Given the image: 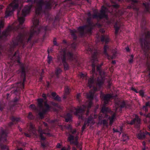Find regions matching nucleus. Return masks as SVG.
<instances>
[{
    "label": "nucleus",
    "instance_id": "obj_1",
    "mask_svg": "<svg viewBox=\"0 0 150 150\" xmlns=\"http://www.w3.org/2000/svg\"><path fill=\"white\" fill-rule=\"evenodd\" d=\"M92 67V73L93 74V77L90 78L88 82V86L91 88L93 87V90L91 91L87 95V98L88 99V101H87L84 105L78 109L74 108H72L70 110V113H68L65 116V118L66 122H70L71 119V114L72 113L79 116V119H82L81 116L82 114L83 113L85 110L86 109H89L91 106L92 105V100L93 99V91H96L99 90V89L97 87H100L103 84L104 80V76L105 73L104 72L100 70V67L101 65H99L97 67V71L99 73L100 75V78H98L96 81H94V75L95 74V64L97 61H91Z\"/></svg>",
    "mask_w": 150,
    "mask_h": 150
},
{
    "label": "nucleus",
    "instance_id": "obj_2",
    "mask_svg": "<svg viewBox=\"0 0 150 150\" xmlns=\"http://www.w3.org/2000/svg\"><path fill=\"white\" fill-rule=\"evenodd\" d=\"M33 25L31 28L30 33H28L23 31L20 33L17 37L13 40V46L19 44L23 46L30 40L33 35L39 34L41 30L45 31L46 30L43 28L38 27L39 21L37 18H34L33 20Z\"/></svg>",
    "mask_w": 150,
    "mask_h": 150
},
{
    "label": "nucleus",
    "instance_id": "obj_3",
    "mask_svg": "<svg viewBox=\"0 0 150 150\" xmlns=\"http://www.w3.org/2000/svg\"><path fill=\"white\" fill-rule=\"evenodd\" d=\"M29 3L28 5H26L23 8L21 7V11L18 10L17 13L18 21L19 24L18 26L14 28L15 23L12 25L8 27L7 30L3 33L4 36H6L9 35V32L11 30H16L19 28L22 29L23 28V23L25 21L24 17L28 14L30 11L32 5L33 3V0H28L27 1Z\"/></svg>",
    "mask_w": 150,
    "mask_h": 150
},
{
    "label": "nucleus",
    "instance_id": "obj_4",
    "mask_svg": "<svg viewBox=\"0 0 150 150\" xmlns=\"http://www.w3.org/2000/svg\"><path fill=\"white\" fill-rule=\"evenodd\" d=\"M66 58L71 60L76 59L75 57L71 53L67 51L66 50L64 49L61 51L58 57V62H62L63 64L65 70H67L69 68L68 65L66 62Z\"/></svg>",
    "mask_w": 150,
    "mask_h": 150
},
{
    "label": "nucleus",
    "instance_id": "obj_5",
    "mask_svg": "<svg viewBox=\"0 0 150 150\" xmlns=\"http://www.w3.org/2000/svg\"><path fill=\"white\" fill-rule=\"evenodd\" d=\"M47 124L46 123L43 122L41 126L39 127L38 131L39 134L37 135V134H36V130L34 128L33 125L31 124L30 126L31 131L29 132L30 134L27 133H25V134L26 137H29L31 136L32 134H33L35 135L36 137H39L40 139L41 140H44L45 139L44 137L45 135L46 134L47 135H48L49 134V133H46L44 131H43V127L44 126L47 127Z\"/></svg>",
    "mask_w": 150,
    "mask_h": 150
},
{
    "label": "nucleus",
    "instance_id": "obj_6",
    "mask_svg": "<svg viewBox=\"0 0 150 150\" xmlns=\"http://www.w3.org/2000/svg\"><path fill=\"white\" fill-rule=\"evenodd\" d=\"M38 108L37 111L40 117L42 118L45 113L50 110L51 107L47 104V102H43L42 99L38 100Z\"/></svg>",
    "mask_w": 150,
    "mask_h": 150
},
{
    "label": "nucleus",
    "instance_id": "obj_7",
    "mask_svg": "<svg viewBox=\"0 0 150 150\" xmlns=\"http://www.w3.org/2000/svg\"><path fill=\"white\" fill-rule=\"evenodd\" d=\"M18 5V0H13L7 8L5 13V18L11 15L13 11L17 8Z\"/></svg>",
    "mask_w": 150,
    "mask_h": 150
},
{
    "label": "nucleus",
    "instance_id": "obj_8",
    "mask_svg": "<svg viewBox=\"0 0 150 150\" xmlns=\"http://www.w3.org/2000/svg\"><path fill=\"white\" fill-rule=\"evenodd\" d=\"M125 103L123 102H122L119 101L118 103L115 102V110L114 111H112V113H113L111 117L109 118L110 122V124L112 125L113 122L115 121V119L116 112L121 110V108L125 106Z\"/></svg>",
    "mask_w": 150,
    "mask_h": 150
},
{
    "label": "nucleus",
    "instance_id": "obj_9",
    "mask_svg": "<svg viewBox=\"0 0 150 150\" xmlns=\"http://www.w3.org/2000/svg\"><path fill=\"white\" fill-rule=\"evenodd\" d=\"M12 61L14 62V64L16 62L17 63V64L19 65L21 68V72L22 76L24 77L25 76V69L24 65L21 64L20 62V57L19 56L18 52L17 51L15 53L12 57Z\"/></svg>",
    "mask_w": 150,
    "mask_h": 150
},
{
    "label": "nucleus",
    "instance_id": "obj_10",
    "mask_svg": "<svg viewBox=\"0 0 150 150\" xmlns=\"http://www.w3.org/2000/svg\"><path fill=\"white\" fill-rule=\"evenodd\" d=\"M108 9L104 6H103L100 11V13H98L96 11H94V14L93 15V18L100 19L103 18L107 19V16L106 14Z\"/></svg>",
    "mask_w": 150,
    "mask_h": 150
},
{
    "label": "nucleus",
    "instance_id": "obj_11",
    "mask_svg": "<svg viewBox=\"0 0 150 150\" xmlns=\"http://www.w3.org/2000/svg\"><path fill=\"white\" fill-rule=\"evenodd\" d=\"M37 0H35L34 3H36V7L35 8V13L37 14H40L42 12V8L44 5V1L43 0H39L36 2Z\"/></svg>",
    "mask_w": 150,
    "mask_h": 150
},
{
    "label": "nucleus",
    "instance_id": "obj_12",
    "mask_svg": "<svg viewBox=\"0 0 150 150\" xmlns=\"http://www.w3.org/2000/svg\"><path fill=\"white\" fill-rule=\"evenodd\" d=\"M92 29L91 25L88 26H84L79 28L78 31L79 33L83 35L85 33L90 32Z\"/></svg>",
    "mask_w": 150,
    "mask_h": 150
},
{
    "label": "nucleus",
    "instance_id": "obj_13",
    "mask_svg": "<svg viewBox=\"0 0 150 150\" xmlns=\"http://www.w3.org/2000/svg\"><path fill=\"white\" fill-rule=\"evenodd\" d=\"M6 134L4 131H2L0 134V141H3L6 140ZM0 147H1L2 150H8V148L6 146L0 145Z\"/></svg>",
    "mask_w": 150,
    "mask_h": 150
},
{
    "label": "nucleus",
    "instance_id": "obj_14",
    "mask_svg": "<svg viewBox=\"0 0 150 150\" xmlns=\"http://www.w3.org/2000/svg\"><path fill=\"white\" fill-rule=\"evenodd\" d=\"M109 112V109L108 108H106L104 106L102 108L101 110V113L102 114H100L99 117V119L100 120L102 117L108 118V114Z\"/></svg>",
    "mask_w": 150,
    "mask_h": 150
},
{
    "label": "nucleus",
    "instance_id": "obj_15",
    "mask_svg": "<svg viewBox=\"0 0 150 150\" xmlns=\"http://www.w3.org/2000/svg\"><path fill=\"white\" fill-rule=\"evenodd\" d=\"M100 97L103 100L104 104L105 105L107 104L108 101L110 100L114 99L112 95L110 94L104 95L103 94H101Z\"/></svg>",
    "mask_w": 150,
    "mask_h": 150
},
{
    "label": "nucleus",
    "instance_id": "obj_16",
    "mask_svg": "<svg viewBox=\"0 0 150 150\" xmlns=\"http://www.w3.org/2000/svg\"><path fill=\"white\" fill-rule=\"evenodd\" d=\"M94 123V122L93 120V117H92V116L91 115L87 121H85L84 124L82 127V130H83L85 128L86 126L87 125H89L91 124H93Z\"/></svg>",
    "mask_w": 150,
    "mask_h": 150
},
{
    "label": "nucleus",
    "instance_id": "obj_17",
    "mask_svg": "<svg viewBox=\"0 0 150 150\" xmlns=\"http://www.w3.org/2000/svg\"><path fill=\"white\" fill-rule=\"evenodd\" d=\"M140 41L141 42L142 46L143 48H144V49L146 50L149 49L150 44L148 42L144 40L143 42L142 39L140 40Z\"/></svg>",
    "mask_w": 150,
    "mask_h": 150
},
{
    "label": "nucleus",
    "instance_id": "obj_18",
    "mask_svg": "<svg viewBox=\"0 0 150 150\" xmlns=\"http://www.w3.org/2000/svg\"><path fill=\"white\" fill-rule=\"evenodd\" d=\"M133 116L135 117V118L129 123L131 125H132L135 123L137 124H139L140 122V119L136 115H134Z\"/></svg>",
    "mask_w": 150,
    "mask_h": 150
},
{
    "label": "nucleus",
    "instance_id": "obj_19",
    "mask_svg": "<svg viewBox=\"0 0 150 150\" xmlns=\"http://www.w3.org/2000/svg\"><path fill=\"white\" fill-rule=\"evenodd\" d=\"M109 47L107 45H105L104 46V51L103 53L106 56L108 57V59H110L107 53V51H109Z\"/></svg>",
    "mask_w": 150,
    "mask_h": 150
},
{
    "label": "nucleus",
    "instance_id": "obj_20",
    "mask_svg": "<svg viewBox=\"0 0 150 150\" xmlns=\"http://www.w3.org/2000/svg\"><path fill=\"white\" fill-rule=\"evenodd\" d=\"M120 24L119 22H117L114 25L115 29V33H117L118 31Z\"/></svg>",
    "mask_w": 150,
    "mask_h": 150
},
{
    "label": "nucleus",
    "instance_id": "obj_21",
    "mask_svg": "<svg viewBox=\"0 0 150 150\" xmlns=\"http://www.w3.org/2000/svg\"><path fill=\"white\" fill-rule=\"evenodd\" d=\"M101 40L102 41L105 42V43L109 42L110 40L108 37L107 36H103L101 38Z\"/></svg>",
    "mask_w": 150,
    "mask_h": 150
},
{
    "label": "nucleus",
    "instance_id": "obj_22",
    "mask_svg": "<svg viewBox=\"0 0 150 150\" xmlns=\"http://www.w3.org/2000/svg\"><path fill=\"white\" fill-rule=\"evenodd\" d=\"M149 107H150V103L148 102L146 103L145 105L143 106L142 110L145 112H146L148 111V108Z\"/></svg>",
    "mask_w": 150,
    "mask_h": 150
},
{
    "label": "nucleus",
    "instance_id": "obj_23",
    "mask_svg": "<svg viewBox=\"0 0 150 150\" xmlns=\"http://www.w3.org/2000/svg\"><path fill=\"white\" fill-rule=\"evenodd\" d=\"M144 6L145 8V10L147 11H149L150 9V7L149 5L150 4L148 3H144Z\"/></svg>",
    "mask_w": 150,
    "mask_h": 150
},
{
    "label": "nucleus",
    "instance_id": "obj_24",
    "mask_svg": "<svg viewBox=\"0 0 150 150\" xmlns=\"http://www.w3.org/2000/svg\"><path fill=\"white\" fill-rule=\"evenodd\" d=\"M52 97L54 98V99L55 100L57 101H60L61 100L60 98L58 96L55 97L56 96V94L55 93H52Z\"/></svg>",
    "mask_w": 150,
    "mask_h": 150
},
{
    "label": "nucleus",
    "instance_id": "obj_25",
    "mask_svg": "<svg viewBox=\"0 0 150 150\" xmlns=\"http://www.w3.org/2000/svg\"><path fill=\"white\" fill-rule=\"evenodd\" d=\"M122 127H120L119 129H117L115 130L114 128H113V130L114 132H118L120 133V134L121 133L122 131Z\"/></svg>",
    "mask_w": 150,
    "mask_h": 150
},
{
    "label": "nucleus",
    "instance_id": "obj_26",
    "mask_svg": "<svg viewBox=\"0 0 150 150\" xmlns=\"http://www.w3.org/2000/svg\"><path fill=\"white\" fill-rule=\"evenodd\" d=\"M74 137L71 135L69 137L68 140L71 143H73V142L72 141L74 140Z\"/></svg>",
    "mask_w": 150,
    "mask_h": 150
},
{
    "label": "nucleus",
    "instance_id": "obj_27",
    "mask_svg": "<svg viewBox=\"0 0 150 150\" xmlns=\"http://www.w3.org/2000/svg\"><path fill=\"white\" fill-rule=\"evenodd\" d=\"M62 70L60 68H58L56 69L55 71V74L57 75H59L61 72Z\"/></svg>",
    "mask_w": 150,
    "mask_h": 150
},
{
    "label": "nucleus",
    "instance_id": "obj_28",
    "mask_svg": "<svg viewBox=\"0 0 150 150\" xmlns=\"http://www.w3.org/2000/svg\"><path fill=\"white\" fill-rule=\"evenodd\" d=\"M123 140L124 141H125L126 140L128 139V136L127 135H126L125 134H123Z\"/></svg>",
    "mask_w": 150,
    "mask_h": 150
},
{
    "label": "nucleus",
    "instance_id": "obj_29",
    "mask_svg": "<svg viewBox=\"0 0 150 150\" xmlns=\"http://www.w3.org/2000/svg\"><path fill=\"white\" fill-rule=\"evenodd\" d=\"M76 98L77 100L79 102H80L81 101V97L80 93H78L77 94Z\"/></svg>",
    "mask_w": 150,
    "mask_h": 150
},
{
    "label": "nucleus",
    "instance_id": "obj_30",
    "mask_svg": "<svg viewBox=\"0 0 150 150\" xmlns=\"http://www.w3.org/2000/svg\"><path fill=\"white\" fill-rule=\"evenodd\" d=\"M70 91L69 88L68 87H66L65 89V92L66 94H68Z\"/></svg>",
    "mask_w": 150,
    "mask_h": 150
},
{
    "label": "nucleus",
    "instance_id": "obj_31",
    "mask_svg": "<svg viewBox=\"0 0 150 150\" xmlns=\"http://www.w3.org/2000/svg\"><path fill=\"white\" fill-rule=\"evenodd\" d=\"M77 32L75 30H72L71 31V33H72L71 35L73 37H74V39H75L76 37V36L74 34V33H76Z\"/></svg>",
    "mask_w": 150,
    "mask_h": 150
},
{
    "label": "nucleus",
    "instance_id": "obj_32",
    "mask_svg": "<svg viewBox=\"0 0 150 150\" xmlns=\"http://www.w3.org/2000/svg\"><path fill=\"white\" fill-rule=\"evenodd\" d=\"M29 108L31 109L34 110L36 109L35 106L34 105H31L29 106Z\"/></svg>",
    "mask_w": 150,
    "mask_h": 150
},
{
    "label": "nucleus",
    "instance_id": "obj_33",
    "mask_svg": "<svg viewBox=\"0 0 150 150\" xmlns=\"http://www.w3.org/2000/svg\"><path fill=\"white\" fill-rule=\"evenodd\" d=\"M52 60V58L51 56L48 55V62L49 64H50Z\"/></svg>",
    "mask_w": 150,
    "mask_h": 150
},
{
    "label": "nucleus",
    "instance_id": "obj_34",
    "mask_svg": "<svg viewBox=\"0 0 150 150\" xmlns=\"http://www.w3.org/2000/svg\"><path fill=\"white\" fill-rule=\"evenodd\" d=\"M28 117L29 119H32L33 118V117L31 113L29 112V113Z\"/></svg>",
    "mask_w": 150,
    "mask_h": 150
},
{
    "label": "nucleus",
    "instance_id": "obj_35",
    "mask_svg": "<svg viewBox=\"0 0 150 150\" xmlns=\"http://www.w3.org/2000/svg\"><path fill=\"white\" fill-rule=\"evenodd\" d=\"M79 76L81 78H84L86 76V74H84L82 73H81L79 74Z\"/></svg>",
    "mask_w": 150,
    "mask_h": 150
},
{
    "label": "nucleus",
    "instance_id": "obj_36",
    "mask_svg": "<svg viewBox=\"0 0 150 150\" xmlns=\"http://www.w3.org/2000/svg\"><path fill=\"white\" fill-rule=\"evenodd\" d=\"M4 26V22L2 20H1L0 21V29L3 27Z\"/></svg>",
    "mask_w": 150,
    "mask_h": 150
},
{
    "label": "nucleus",
    "instance_id": "obj_37",
    "mask_svg": "<svg viewBox=\"0 0 150 150\" xmlns=\"http://www.w3.org/2000/svg\"><path fill=\"white\" fill-rule=\"evenodd\" d=\"M133 56L132 55L130 56V57L129 59V62L130 63H132L133 62Z\"/></svg>",
    "mask_w": 150,
    "mask_h": 150
},
{
    "label": "nucleus",
    "instance_id": "obj_38",
    "mask_svg": "<svg viewBox=\"0 0 150 150\" xmlns=\"http://www.w3.org/2000/svg\"><path fill=\"white\" fill-rule=\"evenodd\" d=\"M51 4L50 3H49L46 5V8H51Z\"/></svg>",
    "mask_w": 150,
    "mask_h": 150
},
{
    "label": "nucleus",
    "instance_id": "obj_39",
    "mask_svg": "<svg viewBox=\"0 0 150 150\" xmlns=\"http://www.w3.org/2000/svg\"><path fill=\"white\" fill-rule=\"evenodd\" d=\"M52 105H53L55 107H57V108H60L58 104H55L54 103H52Z\"/></svg>",
    "mask_w": 150,
    "mask_h": 150
},
{
    "label": "nucleus",
    "instance_id": "obj_40",
    "mask_svg": "<svg viewBox=\"0 0 150 150\" xmlns=\"http://www.w3.org/2000/svg\"><path fill=\"white\" fill-rule=\"evenodd\" d=\"M61 150H70V148L69 147L67 148L64 147Z\"/></svg>",
    "mask_w": 150,
    "mask_h": 150
},
{
    "label": "nucleus",
    "instance_id": "obj_41",
    "mask_svg": "<svg viewBox=\"0 0 150 150\" xmlns=\"http://www.w3.org/2000/svg\"><path fill=\"white\" fill-rule=\"evenodd\" d=\"M147 66L148 70L149 71V75L150 76V64H149V63H147Z\"/></svg>",
    "mask_w": 150,
    "mask_h": 150
},
{
    "label": "nucleus",
    "instance_id": "obj_42",
    "mask_svg": "<svg viewBox=\"0 0 150 150\" xmlns=\"http://www.w3.org/2000/svg\"><path fill=\"white\" fill-rule=\"evenodd\" d=\"M139 95L142 96H143L144 95V92L142 91H139Z\"/></svg>",
    "mask_w": 150,
    "mask_h": 150
},
{
    "label": "nucleus",
    "instance_id": "obj_43",
    "mask_svg": "<svg viewBox=\"0 0 150 150\" xmlns=\"http://www.w3.org/2000/svg\"><path fill=\"white\" fill-rule=\"evenodd\" d=\"M108 123V122L107 121L105 120H103V123L104 125H106Z\"/></svg>",
    "mask_w": 150,
    "mask_h": 150
},
{
    "label": "nucleus",
    "instance_id": "obj_44",
    "mask_svg": "<svg viewBox=\"0 0 150 150\" xmlns=\"http://www.w3.org/2000/svg\"><path fill=\"white\" fill-rule=\"evenodd\" d=\"M118 7V5L117 4H115V5H113L112 6V7H113V8H117Z\"/></svg>",
    "mask_w": 150,
    "mask_h": 150
},
{
    "label": "nucleus",
    "instance_id": "obj_45",
    "mask_svg": "<svg viewBox=\"0 0 150 150\" xmlns=\"http://www.w3.org/2000/svg\"><path fill=\"white\" fill-rule=\"evenodd\" d=\"M115 53H116V52L115 50V52H113V55L111 57V58L113 59V58H115Z\"/></svg>",
    "mask_w": 150,
    "mask_h": 150
},
{
    "label": "nucleus",
    "instance_id": "obj_46",
    "mask_svg": "<svg viewBox=\"0 0 150 150\" xmlns=\"http://www.w3.org/2000/svg\"><path fill=\"white\" fill-rule=\"evenodd\" d=\"M53 44L54 45H58L57 44L56 42V39H55L54 40Z\"/></svg>",
    "mask_w": 150,
    "mask_h": 150
},
{
    "label": "nucleus",
    "instance_id": "obj_47",
    "mask_svg": "<svg viewBox=\"0 0 150 150\" xmlns=\"http://www.w3.org/2000/svg\"><path fill=\"white\" fill-rule=\"evenodd\" d=\"M150 37V33L149 32H148L147 35L146 36V38H149Z\"/></svg>",
    "mask_w": 150,
    "mask_h": 150
},
{
    "label": "nucleus",
    "instance_id": "obj_48",
    "mask_svg": "<svg viewBox=\"0 0 150 150\" xmlns=\"http://www.w3.org/2000/svg\"><path fill=\"white\" fill-rule=\"evenodd\" d=\"M67 128L69 129H70V130H71V125H69L67 127Z\"/></svg>",
    "mask_w": 150,
    "mask_h": 150
},
{
    "label": "nucleus",
    "instance_id": "obj_49",
    "mask_svg": "<svg viewBox=\"0 0 150 150\" xmlns=\"http://www.w3.org/2000/svg\"><path fill=\"white\" fill-rule=\"evenodd\" d=\"M144 115L147 118H149L150 119V114H149L147 115Z\"/></svg>",
    "mask_w": 150,
    "mask_h": 150
},
{
    "label": "nucleus",
    "instance_id": "obj_50",
    "mask_svg": "<svg viewBox=\"0 0 150 150\" xmlns=\"http://www.w3.org/2000/svg\"><path fill=\"white\" fill-rule=\"evenodd\" d=\"M61 146V145L59 143L57 145V147L58 148H60Z\"/></svg>",
    "mask_w": 150,
    "mask_h": 150
},
{
    "label": "nucleus",
    "instance_id": "obj_51",
    "mask_svg": "<svg viewBox=\"0 0 150 150\" xmlns=\"http://www.w3.org/2000/svg\"><path fill=\"white\" fill-rule=\"evenodd\" d=\"M74 144L75 145H76V146L77 147H79L78 145V143H77V141H76V142H74Z\"/></svg>",
    "mask_w": 150,
    "mask_h": 150
},
{
    "label": "nucleus",
    "instance_id": "obj_52",
    "mask_svg": "<svg viewBox=\"0 0 150 150\" xmlns=\"http://www.w3.org/2000/svg\"><path fill=\"white\" fill-rule=\"evenodd\" d=\"M42 96L44 98V99L45 100L46 98V95L45 94H43Z\"/></svg>",
    "mask_w": 150,
    "mask_h": 150
},
{
    "label": "nucleus",
    "instance_id": "obj_53",
    "mask_svg": "<svg viewBox=\"0 0 150 150\" xmlns=\"http://www.w3.org/2000/svg\"><path fill=\"white\" fill-rule=\"evenodd\" d=\"M132 90L136 92H137V91L134 88H132Z\"/></svg>",
    "mask_w": 150,
    "mask_h": 150
},
{
    "label": "nucleus",
    "instance_id": "obj_54",
    "mask_svg": "<svg viewBox=\"0 0 150 150\" xmlns=\"http://www.w3.org/2000/svg\"><path fill=\"white\" fill-rule=\"evenodd\" d=\"M76 132V130L75 129H74L73 130V131L72 132L73 134H74V133Z\"/></svg>",
    "mask_w": 150,
    "mask_h": 150
},
{
    "label": "nucleus",
    "instance_id": "obj_55",
    "mask_svg": "<svg viewBox=\"0 0 150 150\" xmlns=\"http://www.w3.org/2000/svg\"><path fill=\"white\" fill-rule=\"evenodd\" d=\"M126 50L127 51H129V48L128 47H127L126 48Z\"/></svg>",
    "mask_w": 150,
    "mask_h": 150
},
{
    "label": "nucleus",
    "instance_id": "obj_56",
    "mask_svg": "<svg viewBox=\"0 0 150 150\" xmlns=\"http://www.w3.org/2000/svg\"><path fill=\"white\" fill-rule=\"evenodd\" d=\"M3 6L1 5H0V10L3 8Z\"/></svg>",
    "mask_w": 150,
    "mask_h": 150
},
{
    "label": "nucleus",
    "instance_id": "obj_57",
    "mask_svg": "<svg viewBox=\"0 0 150 150\" xmlns=\"http://www.w3.org/2000/svg\"><path fill=\"white\" fill-rule=\"evenodd\" d=\"M110 71L111 72H112L113 71V69H112V68H110Z\"/></svg>",
    "mask_w": 150,
    "mask_h": 150
},
{
    "label": "nucleus",
    "instance_id": "obj_58",
    "mask_svg": "<svg viewBox=\"0 0 150 150\" xmlns=\"http://www.w3.org/2000/svg\"><path fill=\"white\" fill-rule=\"evenodd\" d=\"M75 140H76V141H77L78 140V137L77 136H76V137H75Z\"/></svg>",
    "mask_w": 150,
    "mask_h": 150
},
{
    "label": "nucleus",
    "instance_id": "obj_59",
    "mask_svg": "<svg viewBox=\"0 0 150 150\" xmlns=\"http://www.w3.org/2000/svg\"><path fill=\"white\" fill-rule=\"evenodd\" d=\"M142 144H143V145L144 146H145V142H142Z\"/></svg>",
    "mask_w": 150,
    "mask_h": 150
},
{
    "label": "nucleus",
    "instance_id": "obj_60",
    "mask_svg": "<svg viewBox=\"0 0 150 150\" xmlns=\"http://www.w3.org/2000/svg\"><path fill=\"white\" fill-rule=\"evenodd\" d=\"M112 62L113 64H115L116 63L115 61H112Z\"/></svg>",
    "mask_w": 150,
    "mask_h": 150
},
{
    "label": "nucleus",
    "instance_id": "obj_61",
    "mask_svg": "<svg viewBox=\"0 0 150 150\" xmlns=\"http://www.w3.org/2000/svg\"><path fill=\"white\" fill-rule=\"evenodd\" d=\"M41 145L43 147H45V145L43 143L41 144Z\"/></svg>",
    "mask_w": 150,
    "mask_h": 150
},
{
    "label": "nucleus",
    "instance_id": "obj_62",
    "mask_svg": "<svg viewBox=\"0 0 150 150\" xmlns=\"http://www.w3.org/2000/svg\"><path fill=\"white\" fill-rule=\"evenodd\" d=\"M91 15V13H88V16H90Z\"/></svg>",
    "mask_w": 150,
    "mask_h": 150
},
{
    "label": "nucleus",
    "instance_id": "obj_63",
    "mask_svg": "<svg viewBox=\"0 0 150 150\" xmlns=\"http://www.w3.org/2000/svg\"><path fill=\"white\" fill-rule=\"evenodd\" d=\"M73 150H76V149L74 147L73 148Z\"/></svg>",
    "mask_w": 150,
    "mask_h": 150
},
{
    "label": "nucleus",
    "instance_id": "obj_64",
    "mask_svg": "<svg viewBox=\"0 0 150 150\" xmlns=\"http://www.w3.org/2000/svg\"><path fill=\"white\" fill-rule=\"evenodd\" d=\"M17 150H23V149L22 148H20L19 149H18Z\"/></svg>",
    "mask_w": 150,
    "mask_h": 150
}]
</instances>
